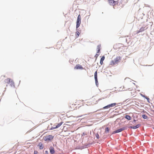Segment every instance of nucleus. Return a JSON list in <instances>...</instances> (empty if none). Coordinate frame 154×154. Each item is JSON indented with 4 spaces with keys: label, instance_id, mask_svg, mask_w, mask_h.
Listing matches in <instances>:
<instances>
[{
    "label": "nucleus",
    "instance_id": "9d476101",
    "mask_svg": "<svg viewBox=\"0 0 154 154\" xmlns=\"http://www.w3.org/2000/svg\"><path fill=\"white\" fill-rule=\"evenodd\" d=\"M83 67L81 65L79 64H77L76 65V66L74 67L75 69H83Z\"/></svg>",
    "mask_w": 154,
    "mask_h": 154
},
{
    "label": "nucleus",
    "instance_id": "f257e3e1",
    "mask_svg": "<svg viewBox=\"0 0 154 154\" xmlns=\"http://www.w3.org/2000/svg\"><path fill=\"white\" fill-rule=\"evenodd\" d=\"M121 58L120 56H117L114 60H112L110 62V65L111 66H113L114 65L118 63L119 60H121Z\"/></svg>",
    "mask_w": 154,
    "mask_h": 154
},
{
    "label": "nucleus",
    "instance_id": "20e7f679",
    "mask_svg": "<svg viewBox=\"0 0 154 154\" xmlns=\"http://www.w3.org/2000/svg\"><path fill=\"white\" fill-rule=\"evenodd\" d=\"M109 3L110 5L114 6L118 4V2L117 1H116L114 0H108Z\"/></svg>",
    "mask_w": 154,
    "mask_h": 154
},
{
    "label": "nucleus",
    "instance_id": "c756f323",
    "mask_svg": "<svg viewBox=\"0 0 154 154\" xmlns=\"http://www.w3.org/2000/svg\"><path fill=\"white\" fill-rule=\"evenodd\" d=\"M134 122H135V121H136V120H134Z\"/></svg>",
    "mask_w": 154,
    "mask_h": 154
},
{
    "label": "nucleus",
    "instance_id": "f03ea898",
    "mask_svg": "<svg viewBox=\"0 0 154 154\" xmlns=\"http://www.w3.org/2000/svg\"><path fill=\"white\" fill-rule=\"evenodd\" d=\"M81 23V17L80 15L79 14V15L76 21V29L78 28L80 25V24Z\"/></svg>",
    "mask_w": 154,
    "mask_h": 154
},
{
    "label": "nucleus",
    "instance_id": "412c9836",
    "mask_svg": "<svg viewBox=\"0 0 154 154\" xmlns=\"http://www.w3.org/2000/svg\"><path fill=\"white\" fill-rule=\"evenodd\" d=\"M79 32L78 31H77L76 32V37H78L79 36Z\"/></svg>",
    "mask_w": 154,
    "mask_h": 154
},
{
    "label": "nucleus",
    "instance_id": "6e6552de",
    "mask_svg": "<svg viewBox=\"0 0 154 154\" xmlns=\"http://www.w3.org/2000/svg\"><path fill=\"white\" fill-rule=\"evenodd\" d=\"M75 103L76 106L79 105H80V106H81L82 105H83V101L81 100H78L76 101Z\"/></svg>",
    "mask_w": 154,
    "mask_h": 154
},
{
    "label": "nucleus",
    "instance_id": "1a4fd4ad",
    "mask_svg": "<svg viewBox=\"0 0 154 154\" xmlns=\"http://www.w3.org/2000/svg\"><path fill=\"white\" fill-rule=\"evenodd\" d=\"M63 122H60V123L57 124V125H54V127L51 128V129H55L56 128H58L60 127L63 124Z\"/></svg>",
    "mask_w": 154,
    "mask_h": 154
},
{
    "label": "nucleus",
    "instance_id": "b1692460",
    "mask_svg": "<svg viewBox=\"0 0 154 154\" xmlns=\"http://www.w3.org/2000/svg\"><path fill=\"white\" fill-rule=\"evenodd\" d=\"M87 135V134L86 133L83 132L82 134V136H85V135Z\"/></svg>",
    "mask_w": 154,
    "mask_h": 154
},
{
    "label": "nucleus",
    "instance_id": "4468645a",
    "mask_svg": "<svg viewBox=\"0 0 154 154\" xmlns=\"http://www.w3.org/2000/svg\"><path fill=\"white\" fill-rule=\"evenodd\" d=\"M38 146H39L40 149H42L44 148L43 145L41 143H39L38 145Z\"/></svg>",
    "mask_w": 154,
    "mask_h": 154
},
{
    "label": "nucleus",
    "instance_id": "7c9ffc66",
    "mask_svg": "<svg viewBox=\"0 0 154 154\" xmlns=\"http://www.w3.org/2000/svg\"><path fill=\"white\" fill-rule=\"evenodd\" d=\"M125 89H124V90H123V91H125Z\"/></svg>",
    "mask_w": 154,
    "mask_h": 154
},
{
    "label": "nucleus",
    "instance_id": "2eb2a0df",
    "mask_svg": "<svg viewBox=\"0 0 154 154\" xmlns=\"http://www.w3.org/2000/svg\"><path fill=\"white\" fill-rule=\"evenodd\" d=\"M100 47H101V45H98L97 46V53H98V54L99 53V52H100Z\"/></svg>",
    "mask_w": 154,
    "mask_h": 154
},
{
    "label": "nucleus",
    "instance_id": "bb28decb",
    "mask_svg": "<svg viewBox=\"0 0 154 154\" xmlns=\"http://www.w3.org/2000/svg\"><path fill=\"white\" fill-rule=\"evenodd\" d=\"M98 137H99V135L98 134H97V136H96V137H97V138H98Z\"/></svg>",
    "mask_w": 154,
    "mask_h": 154
},
{
    "label": "nucleus",
    "instance_id": "423d86ee",
    "mask_svg": "<svg viewBox=\"0 0 154 154\" xmlns=\"http://www.w3.org/2000/svg\"><path fill=\"white\" fill-rule=\"evenodd\" d=\"M77 107V106H76L75 104L71 103L69 105V107L70 108V110L71 111H72L74 110Z\"/></svg>",
    "mask_w": 154,
    "mask_h": 154
},
{
    "label": "nucleus",
    "instance_id": "ddd939ff",
    "mask_svg": "<svg viewBox=\"0 0 154 154\" xmlns=\"http://www.w3.org/2000/svg\"><path fill=\"white\" fill-rule=\"evenodd\" d=\"M50 152L51 154H54L55 152L54 148L52 147H50Z\"/></svg>",
    "mask_w": 154,
    "mask_h": 154
},
{
    "label": "nucleus",
    "instance_id": "f8f14e48",
    "mask_svg": "<svg viewBox=\"0 0 154 154\" xmlns=\"http://www.w3.org/2000/svg\"><path fill=\"white\" fill-rule=\"evenodd\" d=\"M145 27H142L141 28H140L139 30H137L136 31V34H137L140 32H142L144 31V30L147 29V28L145 29Z\"/></svg>",
    "mask_w": 154,
    "mask_h": 154
},
{
    "label": "nucleus",
    "instance_id": "4be33fe9",
    "mask_svg": "<svg viewBox=\"0 0 154 154\" xmlns=\"http://www.w3.org/2000/svg\"><path fill=\"white\" fill-rule=\"evenodd\" d=\"M143 118L144 119H146L147 117L145 115H143L142 116Z\"/></svg>",
    "mask_w": 154,
    "mask_h": 154
},
{
    "label": "nucleus",
    "instance_id": "9b49d317",
    "mask_svg": "<svg viewBox=\"0 0 154 154\" xmlns=\"http://www.w3.org/2000/svg\"><path fill=\"white\" fill-rule=\"evenodd\" d=\"M125 129L124 128H121L119 129H118L115 131H114L113 133V134H115L118 133L120 132H121L122 131H123Z\"/></svg>",
    "mask_w": 154,
    "mask_h": 154
},
{
    "label": "nucleus",
    "instance_id": "393cba45",
    "mask_svg": "<svg viewBox=\"0 0 154 154\" xmlns=\"http://www.w3.org/2000/svg\"><path fill=\"white\" fill-rule=\"evenodd\" d=\"M34 154H38V152L37 151L35 150L34 152Z\"/></svg>",
    "mask_w": 154,
    "mask_h": 154
},
{
    "label": "nucleus",
    "instance_id": "f3484780",
    "mask_svg": "<svg viewBox=\"0 0 154 154\" xmlns=\"http://www.w3.org/2000/svg\"><path fill=\"white\" fill-rule=\"evenodd\" d=\"M140 126V125L139 124H138L136 126H135L131 127V128H133V129H135L137 128H138Z\"/></svg>",
    "mask_w": 154,
    "mask_h": 154
},
{
    "label": "nucleus",
    "instance_id": "7ed1b4c3",
    "mask_svg": "<svg viewBox=\"0 0 154 154\" xmlns=\"http://www.w3.org/2000/svg\"><path fill=\"white\" fill-rule=\"evenodd\" d=\"M5 83L9 84L10 83V85L11 86L14 85V82L13 80L10 78H8L6 79L5 81Z\"/></svg>",
    "mask_w": 154,
    "mask_h": 154
},
{
    "label": "nucleus",
    "instance_id": "dca6fc26",
    "mask_svg": "<svg viewBox=\"0 0 154 154\" xmlns=\"http://www.w3.org/2000/svg\"><path fill=\"white\" fill-rule=\"evenodd\" d=\"M105 59L104 56H103L101 57L100 60V63L101 65H102L103 63V61Z\"/></svg>",
    "mask_w": 154,
    "mask_h": 154
},
{
    "label": "nucleus",
    "instance_id": "aec40b11",
    "mask_svg": "<svg viewBox=\"0 0 154 154\" xmlns=\"http://www.w3.org/2000/svg\"><path fill=\"white\" fill-rule=\"evenodd\" d=\"M105 131L106 133H108L109 131V128L108 127H106L105 128Z\"/></svg>",
    "mask_w": 154,
    "mask_h": 154
},
{
    "label": "nucleus",
    "instance_id": "a878e982",
    "mask_svg": "<svg viewBox=\"0 0 154 154\" xmlns=\"http://www.w3.org/2000/svg\"><path fill=\"white\" fill-rule=\"evenodd\" d=\"M95 83H96V85H98V81H97H97H96V80H95Z\"/></svg>",
    "mask_w": 154,
    "mask_h": 154
},
{
    "label": "nucleus",
    "instance_id": "5701e85b",
    "mask_svg": "<svg viewBox=\"0 0 154 154\" xmlns=\"http://www.w3.org/2000/svg\"><path fill=\"white\" fill-rule=\"evenodd\" d=\"M98 53H97L95 55V57H96V59H97V57L99 55V54H98Z\"/></svg>",
    "mask_w": 154,
    "mask_h": 154
},
{
    "label": "nucleus",
    "instance_id": "0eeeda50",
    "mask_svg": "<svg viewBox=\"0 0 154 154\" xmlns=\"http://www.w3.org/2000/svg\"><path fill=\"white\" fill-rule=\"evenodd\" d=\"M54 136L51 135H49L48 136L46 137L45 138V140L46 141H49L53 139Z\"/></svg>",
    "mask_w": 154,
    "mask_h": 154
},
{
    "label": "nucleus",
    "instance_id": "cd10ccee",
    "mask_svg": "<svg viewBox=\"0 0 154 154\" xmlns=\"http://www.w3.org/2000/svg\"><path fill=\"white\" fill-rule=\"evenodd\" d=\"M45 153L46 154H48V151H45Z\"/></svg>",
    "mask_w": 154,
    "mask_h": 154
},
{
    "label": "nucleus",
    "instance_id": "6ab92c4d",
    "mask_svg": "<svg viewBox=\"0 0 154 154\" xmlns=\"http://www.w3.org/2000/svg\"><path fill=\"white\" fill-rule=\"evenodd\" d=\"M94 79L95 80L97 81V71H96L94 73Z\"/></svg>",
    "mask_w": 154,
    "mask_h": 154
},
{
    "label": "nucleus",
    "instance_id": "39448f33",
    "mask_svg": "<svg viewBox=\"0 0 154 154\" xmlns=\"http://www.w3.org/2000/svg\"><path fill=\"white\" fill-rule=\"evenodd\" d=\"M116 104H117V103H112L111 104H109L105 106H104V107H103V109L109 108L110 107H112L115 106Z\"/></svg>",
    "mask_w": 154,
    "mask_h": 154
},
{
    "label": "nucleus",
    "instance_id": "a211bd4d",
    "mask_svg": "<svg viewBox=\"0 0 154 154\" xmlns=\"http://www.w3.org/2000/svg\"><path fill=\"white\" fill-rule=\"evenodd\" d=\"M125 118L129 120H130L131 119V117L129 115H126Z\"/></svg>",
    "mask_w": 154,
    "mask_h": 154
},
{
    "label": "nucleus",
    "instance_id": "c85d7f7f",
    "mask_svg": "<svg viewBox=\"0 0 154 154\" xmlns=\"http://www.w3.org/2000/svg\"><path fill=\"white\" fill-rule=\"evenodd\" d=\"M147 100H149V98H148V99H147Z\"/></svg>",
    "mask_w": 154,
    "mask_h": 154
}]
</instances>
